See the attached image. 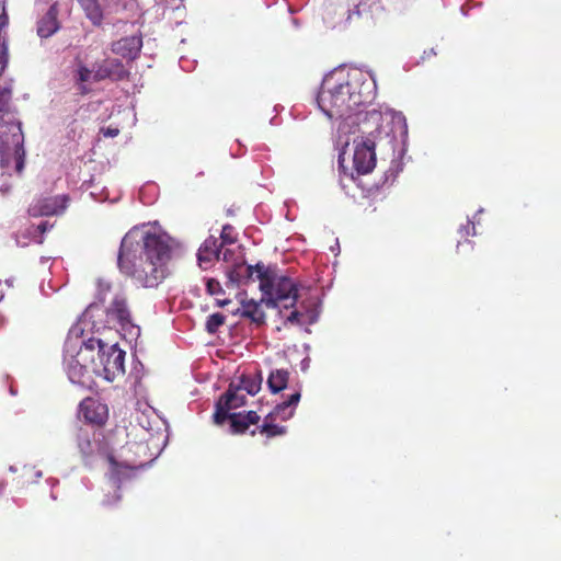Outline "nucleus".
Instances as JSON below:
<instances>
[{
	"mask_svg": "<svg viewBox=\"0 0 561 561\" xmlns=\"http://www.w3.org/2000/svg\"><path fill=\"white\" fill-rule=\"evenodd\" d=\"M376 85L363 72L328 75L317 95L320 110L330 118H351L362 106L374 101Z\"/></svg>",
	"mask_w": 561,
	"mask_h": 561,
	"instance_id": "2",
	"label": "nucleus"
},
{
	"mask_svg": "<svg viewBox=\"0 0 561 561\" xmlns=\"http://www.w3.org/2000/svg\"><path fill=\"white\" fill-rule=\"evenodd\" d=\"M88 18L94 23H99L102 19V12L96 0H78Z\"/></svg>",
	"mask_w": 561,
	"mask_h": 561,
	"instance_id": "24",
	"label": "nucleus"
},
{
	"mask_svg": "<svg viewBox=\"0 0 561 561\" xmlns=\"http://www.w3.org/2000/svg\"><path fill=\"white\" fill-rule=\"evenodd\" d=\"M375 144L369 140H362L354 151L353 162L358 174L371 172L376 165Z\"/></svg>",
	"mask_w": 561,
	"mask_h": 561,
	"instance_id": "12",
	"label": "nucleus"
},
{
	"mask_svg": "<svg viewBox=\"0 0 561 561\" xmlns=\"http://www.w3.org/2000/svg\"><path fill=\"white\" fill-rule=\"evenodd\" d=\"M59 30V25L53 8L45 14L38 24V35H53Z\"/></svg>",
	"mask_w": 561,
	"mask_h": 561,
	"instance_id": "21",
	"label": "nucleus"
},
{
	"mask_svg": "<svg viewBox=\"0 0 561 561\" xmlns=\"http://www.w3.org/2000/svg\"><path fill=\"white\" fill-rule=\"evenodd\" d=\"M289 371L287 369L272 370L267 378V386L273 393H278L287 387Z\"/></svg>",
	"mask_w": 561,
	"mask_h": 561,
	"instance_id": "20",
	"label": "nucleus"
},
{
	"mask_svg": "<svg viewBox=\"0 0 561 561\" xmlns=\"http://www.w3.org/2000/svg\"><path fill=\"white\" fill-rule=\"evenodd\" d=\"M220 247L221 245L218 244V240L215 237L210 236L209 238H207L204 241V243L202 244V247L199 248L198 253H197L199 263L201 264L203 262L209 263L214 259L218 260L219 253H220Z\"/></svg>",
	"mask_w": 561,
	"mask_h": 561,
	"instance_id": "19",
	"label": "nucleus"
},
{
	"mask_svg": "<svg viewBox=\"0 0 561 561\" xmlns=\"http://www.w3.org/2000/svg\"><path fill=\"white\" fill-rule=\"evenodd\" d=\"M54 224H49L48 221H42L38 225H31L26 229V233L30 237V240L36 244L44 243V234L53 229Z\"/></svg>",
	"mask_w": 561,
	"mask_h": 561,
	"instance_id": "22",
	"label": "nucleus"
},
{
	"mask_svg": "<svg viewBox=\"0 0 561 561\" xmlns=\"http://www.w3.org/2000/svg\"><path fill=\"white\" fill-rule=\"evenodd\" d=\"M77 443L83 455H90L92 453V442L85 431H79L77 435Z\"/></svg>",
	"mask_w": 561,
	"mask_h": 561,
	"instance_id": "28",
	"label": "nucleus"
},
{
	"mask_svg": "<svg viewBox=\"0 0 561 561\" xmlns=\"http://www.w3.org/2000/svg\"><path fill=\"white\" fill-rule=\"evenodd\" d=\"M7 62H8V45L5 43V37H0V71L3 70Z\"/></svg>",
	"mask_w": 561,
	"mask_h": 561,
	"instance_id": "31",
	"label": "nucleus"
},
{
	"mask_svg": "<svg viewBox=\"0 0 561 561\" xmlns=\"http://www.w3.org/2000/svg\"><path fill=\"white\" fill-rule=\"evenodd\" d=\"M230 423V433L233 435L244 434L250 425H256L260 415L255 411L238 412L228 414L227 419Z\"/></svg>",
	"mask_w": 561,
	"mask_h": 561,
	"instance_id": "15",
	"label": "nucleus"
},
{
	"mask_svg": "<svg viewBox=\"0 0 561 561\" xmlns=\"http://www.w3.org/2000/svg\"><path fill=\"white\" fill-rule=\"evenodd\" d=\"M261 385H262L261 375H257V376L242 375L240 377V383L237 387L240 390H244L248 394L254 396L260 391Z\"/></svg>",
	"mask_w": 561,
	"mask_h": 561,
	"instance_id": "23",
	"label": "nucleus"
},
{
	"mask_svg": "<svg viewBox=\"0 0 561 561\" xmlns=\"http://www.w3.org/2000/svg\"><path fill=\"white\" fill-rule=\"evenodd\" d=\"M300 400V392L296 391L289 396V398L282 403H278L272 412H270L264 421V424L259 426L256 430L251 431V435L254 436L256 431L261 434H265L268 438L283 435L286 433L284 426L274 424L276 420L287 421L294 415L295 407Z\"/></svg>",
	"mask_w": 561,
	"mask_h": 561,
	"instance_id": "6",
	"label": "nucleus"
},
{
	"mask_svg": "<svg viewBox=\"0 0 561 561\" xmlns=\"http://www.w3.org/2000/svg\"><path fill=\"white\" fill-rule=\"evenodd\" d=\"M225 321L226 317L222 313L216 312L210 314L206 321V331L210 334H215Z\"/></svg>",
	"mask_w": 561,
	"mask_h": 561,
	"instance_id": "27",
	"label": "nucleus"
},
{
	"mask_svg": "<svg viewBox=\"0 0 561 561\" xmlns=\"http://www.w3.org/2000/svg\"><path fill=\"white\" fill-rule=\"evenodd\" d=\"M105 313L108 323L119 325L122 329L133 325L131 312L124 294L118 293L114 296Z\"/></svg>",
	"mask_w": 561,
	"mask_h": 561,
	"instance_id": "10",
	"label": "nucleus"
},
{
	"mask_svg": "<svg viewBox=\"0 0 561 561\" xmlns=\"http://www.w3.org/2000/svg\"><path fill=\"white\" fill-rule=\"evenodd\" d=\"M240 391L237 386L230 383L227 391L217 400L213 415L216 425H222L227 421L228 414H231L230 410L238 409L247 403V397Z\"/></svg>",
	"mask_w": 561,
	"mask_h": 561,
	"instance_id": "9",
	"label": "nucleus"
},
{
	"mask_svg": "<svg viewBox=\"0 0 561 561\" xmlns=\"http://www.w3.org/2000/svg\"><path fill=\"white\" fill-rule=\"evenodd\" d=\"M261 301L254 299L241 298V307L237 310L236 314L242 318L250 319L253 323L261 325L265 323V312L261 308Z\"/></svg>",
	"mask_w": 561,
	"mask_h": 561,
	"instance_id": "17",
	"label": "nucleus"
},
{
	"mask_svg": "<svg viewBox=\"0 0 561 561\" xmlns=\"http://www.w3.org/2000/svg\"><path fill=\"white\" fill-rule=\"evenodd\" d=\"M11 96L9 89L0 88V128L3 127L4 115L9 113Z\"/></svg>",
	"mask_w": 561,
	"mask_h": 561,
	"instance_id": "26",
	"label": "nucleus"
},
{
	"mask_svg": "<svg viewBox=\"0 0 561 561\" xmlns=\"http://www.w3.org/2000/svg\"><path fill=\"white\" fill-rule=\"evenodd\" d=\"M95 352L92 348L81 346L77 354L69 360L67 374L72 383L82 388L92 389L96 386L99 377L94 366Z\"/></svg>",
	"mask_w": 561,
	"mask_h": 561,
	"instance_id": "5",
	"label": "nucleus"
},
{
	"mask_svg": "<svg viewBox=\"0 0 561 561\" xmlns=\"http://www.w3.org/2000/svg\"><path fill=\"white\" fill-rule=\"evenodd\" d=\"M228 302H229V300H222V301H218V305H219L220 307H224V306H226Z\"/></svg>",
	"mask_w": 561,
	"mask_h": 561,
	"instance_id": "34",
	"label": "nucleus"
},
{
	"mask_svg": "<svg viewBox=\"0 0 561 561\" xmlns=\"http://www.w3.org/2000/svg\"><path fill=\"white\" fill-rule=\"evenodd\" d=\"M9 130L12 133L14 142L15 170L20 173L24 169L25 150L23 147V133L21 123H9Z\"/></svg>",
	"mask_w": 561,
	"mask_h": 561,
	"instance_id": "18",
	"label": "nucleus"
},
{
	"mask_svg": "<svg viewBox=\"0 0 561 561\" xmlns=\"http://www.w3.org/2000/svg\"><path fill=\"white\" fill-rule=\"evenodd\" d=\"M92 70H90L87 66L80 65L77 70L76 83L78 84V90L81 95H85L90 92V89L84 85V82L89 81L90 78H93Z\"/></svg>",
	"mask_w": 561,
	"mask_h": 561,
	"instance_id": "25",
	"label": "nucleus"
},
{
	"mask_svg": "<svg viewBox=\"0 0 561 561\" xmlns=\"http://www.w3.org/2000/svg\"><path fill=\"white\" fill-rule=\"evenodd\" d=\"M358 130L362 134L363 140H369L376 145L377 139L389 137V124H385V118L381 112L373 110L363 114L359 110L354 114Z\"/></svg>",
	"mask_w": 561,
	"mask_h": 561,
	"instance_id": "7",
	"label": "nucleus"
},
{
	"mask_svg": "<svg viewBox=\"0 0 561 561\" xmlns=\"http://www.w3.org/2000/svg\"><path fill=\"white\" fill-rule=\"evenodd\" d=\"M142 37H119L112 44V51L116 55L134 60L142 47Z\"/></svg>",
	"mask_w": 561,
	"mask_h": 561,
	"instance_id": "14",
	"label": "nucleus"
},
{
	"mask_svg": "<svg viewBox=\"0 0 561 561\" xmlns=\"http://www.w3.org/2000/svg\"><path fill=\"white\" fill-rule=\"evenodd\" d=\"M138 244L127 233L118 252V267L146 288L157 287L169 274L168 263L172 257L173 240L165 233L147 232L142 237V252L136 255Z\"/></svg>",
	"mask_w": 561,
	"mask_h": 561,
	"instance_id": "1",
	"label": "nucleus"
},
{
	"mask_svg": "<svg viewBox=\"0 0 561 561\" xmlns=\"http://www.w3.org/2000/svg\"><path fill=\"white\" fill-rule=\"evenodd\" d=\"M117 134H118V129H110V128L105 133L106 136H111V137H115Z\"/></svg>",
	"mask_w": 561,
	"mask_h": 561,
	"instance_id": "33",
	"label": "nucleus"
},
{
	"mask_svg": "<svg viewBox=\"0 0 561 561\" xmlns=\"http://www.w3.org/2000/svg\"><path fill=\"white\" fill-rule=\"evenodd\" d=\"M221 244H233L237 242V233L231 225H225L220 233Z\"/></svg>",
	"mask_w": 561,
	"mask_h": 561,
	"instance_id": "29",
	"label": "nucleus"
},
{
	"mask_svg": "<svg viewBox=\"0 0 561 561\" xmlns=\"http://www.w3.org/2000/svg\"><path fill=\"white\" fill-rule=\"evenodd\" d=\"M84 347L95 352L94 366L99 377L113 381L125 374V351L117 344H108L100 339H90Z\"/></svg>",
	"mask_w": 561,
	"mask_h": 561,
	"instance_id": "4",
	"label": "nucleus"
},
{
	"mask_svg": "<svg viewBox=\"0 0 561 561\" xmlns=\"http://www.w3.org/2000/svg\"><path fill=\"white\" fill-rule=\"evenodd\" d=\"M128 76L129 72L125 69L124 65L117 59L105 60L103 64L99 65L95 70H93V80L95 82L105 79L122 81L127 79Z\"/></svg>",
	"mask_w": 561,
	"mask_h": 561,
	"instance_id": "13",
	"label": "nucleus"
},
{
	"mask_svg": "<svg viewBox=\"0 0 561 561\" xmlns=\"http://www.w3.org/2000/svg\"><path fill=\"white\" fill-rule=\"evenodd\" d=\"M257 280L262 291L261 302L268 308L294 307L298 300V283L285 275H278L275 268L256 264Z\"/></svg>",
	"mask_w": 561,
	"mask_h": 561,
	"instance_id": "3",
	"label": "nucleus"
},
{
	"mask_svg": "<svg viewBox=\"0 0 561 561\" xmlns=\"http://www.w3.org/2000/svg\"><path fill=\"white\" fill-rule=\"evenodd\" d=\"M302 316L304 314L301 312H299L298 310H294L287 317L286 322L291 323V324H301Z\"/></svg>",
	"mask_w": 561,
	"mask_h": 561,
	"instance_id": "32",
	"label": "nucleus"
},
{
	"mask_svg": "<svg viewBox=\"0 0 561 561\" xmlns=\"http://www.w3.org/2000/svg\"><path fill=\"white\" fill-rule=\"evenodd\" d=\"M70 197L67 194L55 196H37L28 206L27 213L31 217L60 216L68 208Z\"/></svg>",
	"mask_w": 561,
	"mask_h": 561,
	"instance_id": "8",
	"label": "nucleus"
},
{
	"mask_svg": "<svg viewBox=\"0 0 561 561\" xmlns=\"http://www.w3.org/2000/svg\"><path fill=\"white\" fill-rule=\"evenodd\" d=\"M229 284L239 286L242 283L257 279V267L255 265L234 264L228 272Z\"/></svg>",
	"mask_w": 561,
	"mask_h": 561,
	"instance_id": "16",
	"label": "nucleus"
},
{
	"mask_svg": "<svg viewBox=\"0 0 561 561\" xmlns=\"http://www.w3.org/2000/svg\"><path fill=\"white\" fill-rule=\"evenodd\" d=\"M206 290L209 295H218V294L222 293L220 283L215 278L207 279Z\"/></svg>",
	"mask_w": 561,
	"mask_h": 561,
	"instance_id": "30",
	"label": "nucleus"
},
{
	"mask_svg": "<svg viewBox=\"0 0 561 561\" xmlns=\"http://www.w3.org/2000/svg\"><path fill=\"white\" fill-rule=\"evenodd\" d=\"M79 415L89 424L102 426L108 419V407L99 399L88 397L79 404Z\"/></svg>",
	"mask_w": 561,
	"mask_h": 561,
	"instance_id": "11",
	"label": "nucleus"
}]
</instances>
